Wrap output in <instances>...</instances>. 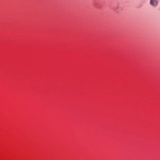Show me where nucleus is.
<instances>
[{
	"label": "nucleus",
	"instance_id": "obj_1",
	"mask_svg": "<svg viewBox=\"0 0 160 160\" xmlns=\"http://www.w3.org/2000/svg\"><path fill=\"white\" fill-rule=\"evenodd\" d=\"M150 3L152 6H156L158 4V0H150Z\"/></svg>",
	"mask_w": 160,
	"mask_h": 160
}]
</instances>
